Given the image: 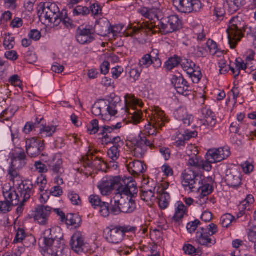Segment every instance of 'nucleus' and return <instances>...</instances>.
<instances>
[{"label": "nucleus", "mask_w": 256, "mask_h": 256, "mask_svg": "<svg viewBox=\"0 0 256 256\" xmlns=\"http://www.w3.org/2000/svg\"><path fill=\"white\" fill-rule=\"evenodd\" d=\"M172 83L178 93L187 96L190 94L192 90L188 82L182 76L173 78Z\"/></svg>", "instance_id": "393cba45"}, {"label": "nucleus", "mask_w": 256, "mask_h": 256, "mask_svg": "<svg viewBox=\"0 0 256 256\" xmlns=\"http://www.w3.org/2000/svg\"><path fill=\"white\" fill-rule=\"evenodd\" d=\"M101 128L99 127L98 121L95 119L92 120L88 125V131L90 134H94L98 132Z\"/></svg>", "instance_id": "5fc2aeb1"}, {"label": "nucleus", "mask_w": 256, "mask_h": 256, "mask_svg": "<svg viewBox=\"0 0 256 256\" xmlns=\"http://www.w3.org/2000/svg\"><path fill=\"white\" fill-rule=\"evenodd\" d=\"M93 16L97 17L102 16V7L98 2L92 4L90 10Z\"/></svg>", "instance_id": "13d9d810"}, {"label": "nucleus", "mask_w": 256, "mask_h": 256, "mask_svg": "<svg viewBox=\"0 0 256 256\" xmlns=\"http://www.w3.org/2000/svg\"><path fill=\"white\" fill-rule=\"evenodd\" d=\"M52 208L49 206L39 204L34 210L33 218L34 221L41 226H46L48 224Z\"/></svg>", "instance_id": "ddd939ff"}, {"label": "nucleus", "mask_w": 256, "mask_h": 256, "mask_svg": "<svg viewBox=\"0 0 256 256\" xmlns=\"http://www.w3.org/2000/svg\"><path fill=\"white\" fill-rule=\"evenodd\" d=\"M2 194L5 200L9 202L12 206L20 205V200L18 192H16L12 186L8 184H4L2 188ZM20 206L18 207L20 208Z\"/></svg>", "instance_id": "aec40b11"}, {"label": "nucleus", "mask_w": 256, "mask_h": 256, "mask_svg": "<svg viewBox=\"0 0 256 256\" xmlns=\"http://www.w3.org/2000/svg\"><path fill=\"white\" fill-rule=\"evenodd\" d=\"M44 243V256H62L66 250L62 234L60 227H54L46 230L42 238Z\"/></svg>", "instance_id": "7ed1b4c3"}, {"label": "nucleus", "mask_w": 256, "mask_h": 256, "mask_svg": "<svg viewBox=\"0 0 256 256\" xmlns=\"http://www.w3.org/2000/svg\"><path fill=\"white\" fill-rule=\"evenodd\" d=\"M156 199L158 200L160 208L162 210H165L170 204V197L169 194L162 188L160 191L158 192Z\"/></svg>", "instance_id": "7c9ffc66"}, {"label": "nucleus", "mask_w": 256, "mask_h": 256, "mask_svg": "<svg viewBox=\"0 0 256 256\" xmlns=\"http://www.w3.org/2000/svg\"><path fill=\"white\" fill-rule=\"evenodd\" d=\"M116 178H104L98 186V188L103 196L109 195L115 188Z\"/></svg>", "instance_id": "cd10ccee"}, {"label": "nucleus", "mask_w": 256, "mask_h": 256, "mask_svg": "<svg viewBox=\"0 0 256 256\" xmlns=\"http://www.w3.org/2000/svg\"><path fill=\"white\" fill-rule=\"evenodd\" d=\"M196 240L200 245L211 247L216 243V240L208 234V230L204 228H199L196 232Z\"/></svg>", "instance_id": "dca6fc26"}, {"label": "nucleus", "mask_w": 256, "mask_h": 256, "mask_svg": "<svg viewBox=\"0 0 256 256\" xmlns=\"http://www.w3.org/2000/svg\"><path fill=\"white\" fill-rule=\"evenodd\" d=\"M115 142L112 144L113 146H112L108 150V158L112 161V166L114 167H118L117 164L114 162L118 160L120 156V149L124 144V142L122 140L120 136H116Z\"/></svg>", "instance_id": "4be33fe9"}, {"label": "nucleus", "mask_w": 256, "mask_h": 256, "mask_svg": "<svg viewBox=\"0 0 256 256\" xmlns=\"http://www.w3.org/2000/svg\"><path fill=\"white\" fill-rule=\"evenodd\" d=\"M192 73H188V74L192 78L193 82L198 83L202 78V73L200 68L197 66L194 69H193Z\"/></svg>", "instance_id": "6e6d98bb"}, {"label": "nucleus", "mask_w": 256, "mask_h": 256, "mask_svg": "<svg viewBox=\"0 0 256 256\" xmlns=\"http://www.w3.org/2000/svg\"><path fill=\"white\" fill-rule=\"evenodd\" d=\"M40 128V132L38 134V138L40 139L42 138H46L48 137H52L56 132V126L52 125L44 124L43 121L38 126Z\"/></svg>", "instance_id": "473e14b6"}, {"label": "nucleus", "mask_w": 256, "mask_h": 256, "mask_svg": "<svg viewBox=\"0 0 256 256\" xmlns=\"http://www.w3.org/2000/svg\"><path fill=\"white\" fill-rule=\"evenodd\" d=\"M17 190L20 200V209L24 203L27 202L33 194L34 184L32 180H26L22 181L18 184Z\"/></svg>", "instance_id": "f8f14e48"}, {"label": "nucleus", "mask_w": 256, "mask_h": 256, "mask_svg": "<svg viewBox=\"0 0 256 256\" xmlns=\"http://www.w3.org/2000/svg\"><path fill=\"white\" fill-rule=\"evenodd\" d=\"M188 148L190 150L194 148V156L188 160V165L190 166L189 168H192L197 171V170H199L200 169L202 158L200 156H197L198 154V150L196 147H194L192 146H188Z\"/></svg>", "instance_id": "e433bc0d"}, {"label": "nucleus", "mask_w": 256, "mask_h": 256, "mask_svg": "<svg viewBox=\"0 0 256 256\" xmlns=\"http://www.w3.org/2000/svg\"><path fill=\"white\" fill-rule=\"evenodd\" d=\"M155 189V188L150 190L144 188L141 190V199L146 202L150 206H152L156 200V197L154 196Z\"/></svg>", "instance_id": "c9c22d12"}, {"label": "nucleus", "mask_w": 256, "mask_h": 256, "mask_svg": "<svg viewBox=\"0 0 256 256\" xmlns=\"http://www.w3.org/2000/svg\"><path fill=\"white\" fill-rule=\"evenodd\" d=\"M126 165L129 172L134 176H138L144 172L146 168L143 162L138 160H128Z\"/></svg>", "instance_id": "bb28decb"}, {"label": "nucleus", "mask_w": 256, "mask_h": 256, "mask_svg": "<svg viewBox=\"0 0 256 256\" xmlns=\"http://www.w3.org/2000/svg\"><path fill=\"white\" fill-rule=\"evenodd\" d=\"M250 28H244V24L238 17H234L230 20L226 31L228 43L231 48H234L244 36L243 30L246 32L248 36L252 37V30H250Z\"/></svg>", "instance_id": "20e7f679"}, {"label": "nucleus", "mask_w": 256, "mask_h": 256, "mask_svg": "<svg viewBox=\"0 0 256 256\" xmlns=\"http://www.w3.org/2000/svg\"><path fill=\"white\" fill-rule=\"evenodd\" d=\"M148 124L144 126V132L148 134V136L143 134L140 135L138 139L132 140L134 146V156L138 158H142L146 153L149 147L151 149L154 147L156 139L152 141L148 138L151 136H156L164 125L166 120L164 112L160 108H152L150 115L149 116Z\"/></svg>", "instance_id": "f257e3e1"}, {"label": "nucleus", "mask_w": 256, "mask_h": 256, "mask_svg": "<svg viewBox=\"0 0 256 256\" xmlns=\"http://www.w3.org/2000/svg\"><path fill=\"white\" fill-rule=\"evenodd\" d=\"M84 236L82 232L77 231L72 236L70 244L72 250L76 253L83 252L84 246Z\"/></svg>", "instance_id": "a878e982"}, {"label": "nucleus", "mask_w": 256, "mask_h": 256, "mask_svg": "<svg viewBox=\"0 0 256 256\" xmlns=\"http://www.w3.org/2000/svg\"><path fill=\"white\" fill-rule=\"evenodd\" d=\"M120 98L115 96L114 100L108 101V104L104 102V108H102L105 114L108 113L110 116H116L118 112L119 116L125 117V119L128 118V122L134 125L140 123L143 120L142 112L141 110H136L134 106L142 107L144 105L142 102L134 96L126 95L125 96L124 106L120 109Z\"/></svg>", "instance_id": "f03ea898"}, {"label": "nucleus", "mask_w": 256, "mask_h": 256, "mask_svg": "<svg viewBox=\"0 0 256 256\" xmlns=\"http://www.w3.org/2000/svg\"><path fill=\"white\" fill-rule=\"evenodd\" d=\"M120 206H121V212L123 213H132L136 209V204L135 201L132 198H120Z\"/></svg>", "instance_id": "72a5a7b5"}, {"label": "nucleus", "mask_w": 256, "mask_h": 256, "mask_svg": "<svg viewBox=\"0 0 256 256\" xmlns=\"http://www.w3.org/2000/svg\"><path fill=\"white\" fill-rule=\"evenodd\" d=\"M116 195H120L119 198H124L128 196H134L138 192V189L134 182H128L126 184L125 180L116 177L115 185Z\"/></svg>", "instance_id": "1a4fd4ad"}, {"label": "nucleus", "mask_w": 256, "mask_h": 256, "mask_svg": "<svg viewBox=\"0 0 256 256\" xmlns=\"http://www.w3.org/2000/svg\"><path fill=\"white\" fill-rule=\"evenodd\" d=\"M38 14L40 18H44L49 22L53 23L54 26H58L60 16V10L56 4L50 2L40 3L38 6Z\"/></svg>", "instance_id": "0eeeda50"}, {"label": "nucleus", "mask_w": 256, "mask_h": 256, "mask_svg": "<svg viewBox=\"0 0 256 256\" xmlns=\"http://www.w3.org/2000/svg\"><path fill=\"white\" fill-rule=\"evenodd\" d=\"M181 60L182 58L176 56L170 58L165 63L166 68L168 70H172L180 64Z\"/></svg>", "instance_id": "c03bdc74"}, {"label": "nucleus", "mask_w": 256, "mask_h": 256, "mask_svg": "<svg viewBox=\"0 0 256 256\" xmlns=\"http://www.w3.org/2000/svg\"><path fill=\"white\" fill-rule=\"evenodd\" d=\"M150 56V58L153 61V66L155 68H158L162 66V61L159 58V51L156 49H154L150 54H148Z\"/></svg>", "instance_id": "a18cd8bd"}, {"label": "nucleus", "mask_w": 256, "mask_h": 256, "mask_svg": "<svg viewBox=\"0 0 256 256\" xmlns=\"http://www.w3.org/2000/svg\"><path fill=\"white\" fill-rule=\"evenodd\" d=\"M16 166H10L8 170V176L10 181L12 182L16 186L23 181L22 176L16 170Z\"/></svg>", "instance_id": "ea45409f"}, {"label": "nucleus", "mask_w": 256, "mask_h": 256, "mask_svg": "<svg viewBox=\"0 0 256 256\" xmlns=\"http://www.w3.org/2000/svg\"><path fill=\"white\" fill-rule=\"evenodd\" d=\"M182 27V20L177 15H172L160 20H158L152 25L151 28L154 32H160L166 34L178 30Z\"/></svg>", "instance_id": "423d86ee"}, {"label": "nucleus", "mask_w": 256, "mask_h": 256, "mask_svg": "<svg viewBox=\"0 0 256 256\" xmlns=\"http://www.w3.org/2000/svg\"><path fill=\"white\" fill-rule=\"evenodd\" d=\"M122 127V122H118L116 125L112 126H102L100 129V132L98 134L99 136H102L100 138L103 144H114L115 142L114 139L116 137H112L110 134L115 130H118Z\"/></svg>", "instance_id": "4468645a"}, {"label": "nucleus", "mask_w": 256, "mask_h": 256, "mask_svg": "<svg viewBox=\"0 0 256 256\" xmlns=\"http://www.w3.org/2000/svg\"><path fill=\"white\" fill-rule=\"evenodd\" d=\"M216 150L220 156L219 158H222V160L226 159L230 155V148L228 146L221 147L216 148Z\"/></svg>", "instance_id": "338daca9"}, {"label": "nucleus", "mask_w": 256, "mask_h": 256, "mask_svg": "<svg viewBox=\"0 0 256 256\" xmlns=\"http://www.w3.org/2000/svg\"><path fill=\"white\" fill-rule=\"evenodd\" d=\"M2 194L5 200L9 202L12 206L20 205V200L18 192H16L12 186L8 184H4L2 188ZM20 206L18 207L20 208Z\"/></svg>", "instance_id": "a211bd4d"}, {"label": "nucleus", "mask_w": 256, "mask_h": 256, "mask_svg": "<svg viewBox=\"0 0 256 256\" xmlns=\"http://www.w3.org/2000/svg\"><path fill=\"white\" fill-rule=\"evenodd\" d=\"M12 164L13 166H16V168H21L25 166L26 156L24 149L21 148H15L12 153Z\"/></svg>", "instance_id": "5701e85b"}, {"label": "nucleus", "mask_w": 256, "mask_h": 256, "mask_svg": "<svg viewBox=\"0 0 256 256\" xmlns=\"http://www.w3.org/2000/svg\"><path fill=\"white\" fill-rule=\"evenodd\" d=\"M26 237L25 230L22 228H18L16 232L14 243L22 242Z\"/></svg>", "instance_id": "774afa93"}, {"label": "nucleus", "mask_w": 256, "mask_h": 256, "mask_svg": "<svg viewBox=\"0 0 256 256\" xmlns=\"http://www.w3.org/2000/svg\"><path fill=\"white\" fill-rule=\"evenodd\" d=\"M74 16H84L90 14V10L86 6H78L72 10Z\"/></svg>", "instance_id": "8fccbe9b"}, {"label": "nucleus", "mask_w": 256, "mask_h": 256, "mask_svg": "<svg viewBox=\"0 0 256 256\" xmlns=\"http://www.w3.org/2000/svg\"><path fill=\"white\" fill-rule=\"evenodd\" d=\"M44 149V141L36 137L28 138L26 141V152L28 156L36 157Z\"/></svg>", "instance_id": "9b49d317"}, {"label": "nucleus", "mask_w": 256, "mask_h": 256, "mask_svg": "<svg viewBox=\"0 0 256 256\" xmlns=\"http://www.w3.org/2000/svg\"><path fill=\"white\" fill-rule=\"evenodd\" d=\"M202 176L193 168H188L182 174V185L186 190L196 191L200 186Z\"/></svg>", "instance_id": "6e6552de"}, {"label": "nucleus", "mask_w": 256, "mask_h": 256, "mask_svg": "<svg viewBox=\"0 0 256 256\" xmlns=\"http://www.w3.org/2000/svg\"><path fill=\"white\" fill-rule=\"evenodd\" d=\"M2 194L5 200L9 202L12 206L20 205V200L18 192H16L12 186L8 184H4L2 188ZM20 206L18 207L20 208Z\"/></svg>", "instance_id": "6ab92c4d"}, {"label": "nucleus", "mask_w": 256, "mask_h": 256, "mask_svg": "<svg viewBox=\"0 0 256 256\" xmlns=\"http://www.w3.org/2000/svg\"><path fill=\"white\" fill-rule=\"evenodd\" d=\"M87 161L84 164V166L94 168L98 170L106 171L108 165L104 160L98 156H94L90 152L88 153Z\"/></svg>", "instance_id": "b1692460"}, {"label": "nucleus", "mask_w": 256, "mask_h": 256, "mask_svg": "<svg viewBox=\"0 0 256 256\" xmlns=\"http://www.w3.org/2000/svg\"><path fill=\"white\" fill-rule=\"evenodd\" d=\"M174 114L176 118L182 120L186 126H189L194 120L193 116L188 114L186 110L184 108H178Z\"/></svg>", "instance_id": "c756f323"}, {"label": "nucleus", "mask_w": 256, "mask_h": 256, "mask_svg": "<svg viewBox=\"0 0 256 256\" xmlns=\"http://www.w3.org/2000/svg\"><path fill=\"white\" fill-rule=\"evenodd\" d=\"M254 196L252 194L248 195L238 206V210L240 214H244L246 211H250L254 207Z\"/></svg>", "instance_id": "2f4dec72"}, {"label": "nucleus", "mask_w": 256, "mask_h": 256, "mask_svg": "<svg viewBox=\"0 0 256 256\" xmlns=\"http://www.w3.org/2000/svg\"><path fill=\"white\" fill-rule=\"evenodd\" d=\"M234 217L229 214H224L220 218V224L224 228H228L232 224Z\"/></svg>", "instance_id": "052dcab7"}, {"label": "nucleus", "mask_w": 256, "mask_h": 256, "mask_svg": "<svg viewBox=\"0 0 256 256\" xmlns=\"http://www.w3.org/2000/svg\"><path fill=\"white\" fill-rule=\"evenodd\" d=\"M173 2L179 12L185 14L198 12L202 6L198 0H174Z\"/></svg>", "instance_id": "9d476101"}, {"label": "nucleus", "mask_w": 256, "mask_h": 256, "mask_svg": "<svg viewBox=\"0 0 256 256\" xmlns=\"http://www.w3.org/2000/svg\"><path fill=\"white\" fill-rule=\"evenodd\" d=\"M104 104H94L92 109V113L96 116H103L105 114V112L104 111Z\"/></svg>", "instance_id": "69168bd1"}, {"label": "nucleus", "mask_w": 256, "mask_h": 256, "mask_svg": "<svg viewBox=\"0 0 256 256\" xmlns=\"http://www.w3.org/2000/svg\"><path fill=\"white\" fill-rule=\"evenodd\" d=\"M62 160L60 158H54L49 162L50 170L54 175H63L64 170L62 165Z\"/></svg>", "instance_id": "c85d7f7f"}, {"label": "nucleus", "mask_w": 256, "mask_h": 256, "mask_svg": "<svg viewBox=\"0 0 256 256\" xmlns=\"http://www.w3.org/2000/svg\"><path fill=\"white\" fill-rule=\"evenodd\" d=\"M94 29L88 26L85 28H79L77 30L76 38L78 42L82 44L92 42L95 39Z\"/></svg>", "instance_id": "2eb2a0df"}, {"label": "nucleus", "mask_w": 256, "mask_h": 256, "mask_svg": "<svg viewBox=\"0 0 256 256\" xmlns=\"http://www.w3.org/2000/svg\"><path fill=\"white\" fill-rule=\"evenodd\" d=\"M64 222L68 226H73L77 228L80 226V218L76 214H68L66 215Z\"/></svg>", "instance_id": "a19ab883"}, {"label": "nucleus", "mask_w": 256, "mask_h": 256, "mask_svg": "<svg viewBox=\"0 0 256 256\" xmlns=\"http://www.w3.org/2000/svg\"><path fill=\"white\" fill-rule=\"evenodd\" d=\"M218 66L220 68V72L222 74H226L230 68V66L228 64L227 60L224 58L219 60Z\"/></svg>", "instance_id": "e2e57ef3"}, {"label": "nucleus", "mask_w": 256, "mask_h": 256, "mask_svg": "<svg viewBox=\"0 0 256 256\" xmlns=\"http://www.w3.org/2000/svg\"><path fill=\"white\" fill-rule=\"evenodd\" d=\"M58 20L60 21L58 22V25L60 23H62V24L67 28H71L73 25L72 20L68 16L66 10H62L57 20Z\"/></svg>", "instance_id": "37998d69"}, {"label": "nucleus", "mask_w": 256, "mask_h": 256, "mask_svg": "<svg viewBox=\"0 0 256 256\" xmlns=\"http://www.w3.org/2000/svg\"><path fill=\"white\" fill-rule=\"evenodd\" d=\"M180 65L184 70L186 72L187 74L192 73V70L197 66L193 62L186 58H182Z\"/></svg>", "instance_id": "49530a36"}, {"label": "nucleus", "mask_w": 256, "mask_h": 256, "mask_svg": "<svg viewBox=\"0 0 256 256\" xmlns=\"http://www.w3.org/2000/svg\"><path fill=\"white\" fill-rule=\"evenodd\" d=\"M68 197L73 205L80 206L82 204V201L80 196L74 192H70L68 194Z\"/></svg>", "instance_id": "bf43d9fd"}, {"label": "nucleus", "mask_w": 256, "mask_h": 256, "mask_svg": "<svg viewBox=\"0 0 256 256\" xmlns=\"http://www.w3.org/2000/svg\"><path fill=\"white\" fill-rule=\"evenodd\" d=\"M44 120L43 118H41L40 122L38 121L37 122H35L34 124L31 122H26L23 129L24 132L26 134H30L34 129L38 128L40 124Z\"/></svg>", "instance_id": "680f3d73"}, {"label": "nucleus", "mask_w": 256, "mask_h": 256, "mask_svg": "<svg viewBox=\"0 0 256 256\" xmlns=\"http://www.w3.org/2000/svg\"><path fill=\"white\" fill-rule=\"evenodd\" d=\"M226 182L227 184L232 188H238L242 184V174L236 168L228 170L226 172Z\"/></svg>", "instance_id": "f3484780"}, {"label": "nucleus", "mask_w": 256, "mask_h": 256, "mask_svg": "<svg viewBox=\"0 0 256 256\" xmlns=\"http://www.w3.org/2000/svg\"><path fill=\"white\" fill-rule=\"evenodd\" d=\"M119 196H115L114 198V203L112 202V206L110 212L114 215L118 214L121 212V206H120V198H119Z\"/></svg>", "instance_id": "09e8293b"}, {"label": "nucleus", "mask_w": 256, "mask_h": 256, "mask_svg": "<svg viewBox=\"0 0 256 256\" xmlns=\"http://www.w3.org/2000/svg\"><path fill=\"white\" fill-rule=\"evenodd\" d=\"M206 156L208 158L210 162H214V163L220 162L222 161V158H219L220 156L217 152L216 148L209 150L206 153Z\"/></svg>", "instance_id": "3c124183"}, {"label": "nucleus", "mask_w": 256, "mask_h": 256, "mask_svg": "<svg viewBox=\"0 0 256 256\" xmlns=\"http://www.w3.org/2000/svg\"><path fill=\"white\" fill-rule=\"evenodd\" d=\"M2 194L5 200L9 202L12 206L20 205V200L18 192H16L12 186L8 184H4L2 188ZM20 206L18 207L20 208Z\"/></svg>", "instance_id": "412c9836"}, {"label": "nucleus", "mask_w": 256, "mask_h": 256, "mask_svg": "<svg viewBox=\"0 0 256 256\" xmlns=\"http://www.w3.org/2000/svg\"><path fill=\"white\" fill-rule=\"evenodd\" d=\"M206 46L210 54H218V56H220L222 54V53L218 49L216 43L212 40H208L206 42Z\"/></svg>", "instance_id": "de8ad7c7"}, {"label": "nucleus", "mask_w": 256, "mask_h": 256, "mask_svg": "<svg viewBox=\"0 0 256 256\" xmlns=\"http://www.w3.org/2000/svg\"><path fill=\"white\" fill-rule=\"evenodd\" d=\"M18 110V108L16 106H10L8 108H6L2 112L0 116V121L2 120H9L10 118L13 117L16 112Z\"/></svg>", "instance_id": "79ce46f5"}, {"label": "nucleus", "mask_w": 256, "mask_h": 256, "mask_svg": "<svg viewBox=\"0 0 256 256\" xmlns=\"http://www.w3.org/2000/svg\"><path fill=\"white\" fill-rule=\"evenodd\" d=\"M175 212L172 219L176 222H179L186 214V208L181 202H178L175 205Z\"/></svg>", "instance_id": "4c0bfd02"}, {"label": "nucleus", "mask_w": 256, "mask_h": 256, "mask_svg": "<svg viewBox=\"0 0 256 256\" xmlns=\"http://www.w3.org/2000/svg\"><path fill=\"white\" fill-rule=\"evenodd\" d=\"M138 64L141 68H148L150 65H153V61L150 58V56L146 54L140 60Z\"/></svg>", "instance_id": "0e129e2a"}, {"label": "nucleus", "mask_w": 256, "mask_h": 256, "mask_svg": "<svg viewBox=\"0 0 256 256\" xmlns=\"http://www.w3.org/2000/svg\"><path fill=\"white\" fill-rule=\"evenodd\" d=\"M136 230V228L128 226H112L106 227L103 232L105 240L112 244H118L124 240L125 234Z\"/></svg>", "instance_id": "39448f33"}, {"label": "nucleus", "mask_w": 256, "mask_h": 256, "mask_svg": "<svg viewBox=\"0 0 256 256\" xmlns=\"http://www.w3.org/2000/svg\"><path fill=\"white\" fill-rule=\"evenodd\" d=\"M200 186L196 191H192L194 192H199L200 195L204 197L210 194L213 190L212 186L209 184H207L204 182V177L202 176V181L200 182Z\"/></svg>", "instance_id": "58836bf2"}, {"label": "nucleus", "mask_w": 256, "mask_h": 256, "mask_svg": "<svg viewBox=\"0 0 256 256\" xmlns=\"http://www.w3.org/2000/svg\"><path fill=\"white\" fill-rule=\"evenodd\" d=\"M226 2L232 11L236 12L244 4V0H226Z\"/></svg>", "instance_id": "864d4df0"}, {"label": "nucleus", "mask_w": 256, "mask_h": 256, "mask_svg": "<svg viewBox=\"0 0 256 256\" xmlns=\"http://www.w3.org/2000/svg\"><path fill=\"white\" fill-rule=\"evenodd\" d=\"M98 208H99V213L102 216L107 218L110 216V210L108 203L103 202Z\"/></svg>", "instance_id": "4d7b16f0"}, {"label": "nucleus", "mask_w": 256, "mask_h": 256, "mask_svg": "<svg viewBox=\"0 0 256 256\" xmlns=\"http://www.w3.org/2000/svg\"><path fill=\"white\" fill-rule=\"evenodd\" d=\"M202 114L204 116L206 122L208 124L214 125L216 123V120L214 118V113L210 110L207 108H202Z\"/></svg>", "instance_id": "603ef678"}, {"label": "nucleus", "mask_w": 256, "mask_h": 256, "mask_svg": "<svg viewBox=\"0 0 256 256\" xmlns=\"http://www.w3.org/2000/svg\"><path fill=\"white\" fill-rule=\"evenodd\" d=\"M110 28V23L106 19L100 20L96 22L94 30L98 34L104 36L107 34Z\"/></svg>", "instance_id": "f704fd0d"}]
</instances>
